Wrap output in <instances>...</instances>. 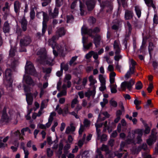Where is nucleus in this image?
Listing matches in <instances>:
<instances>
[{
	"label": "nucleus",
	"instance_id": "nucleus-35",
	"mask_svg": "<svg viewBox=\"0 0 158 158\" xmlns=\"http://www.w3.org/2000/svg\"><path fill=\"white\" fill-rule=\"evenodd\" d=\"M87 40V39L86 38L83 37L82 43L83 44V47L85 49H88L93 44L92 43H90L86 45H85L84 44L86 42Z\"/></svg>",
	"mask_w": 158,
	"mask_h": 158
},
{
	"label": "nucleus",
	"instance_id": "nucleus-33",
	"mask_svg": "<svg viewBox=\"0 0 158 158\" xmlns=\"http://www.w3.org/2000/svg\"><path fill=\"white\" fill-rule=\"evenodd\" d=\"M10 29V27L8 23L6 22L4 23L3 27V31L5 33H8Z\"/></svg>",
	"mask_w": 158,
	"mask_h": 158
},
{
	"label": "nucleus",
	"instance_id": "nucleus-11",
	"mask_svg": "<svg viewBox=\"0 0 158 158\" xmlns=\"http://www.w3.org/2000/svg\"><path fill=\"white\" fill-rule=\"evenodd\" d=\"M135 134H136V130L132 131L131 132H129L126 140L127 143L129 144L134 142Z\"/></svg>",
	"mask_w": 158,
	"mask_h": 158
},
{
	"label": "nucleus",
	"instance_id": "nucleus-31",
	"mask_svg": "<svg viewBox=\"0 0 158 158\" xmlns=\"http://www.w3.org/2000/svg\"><path fill=\"white\" fill-rule=\"evenodd\" d=\"M135 10L136 14L138 17L139 18L141 15V8L139 6H135Z\"/></svg>",
	"mask_w": 158,
	"mask_h": 158
},
{
	"label": "nucleus",
	"instance_id": "nucleus-47",
	"mask_svg": "<svg viewBox=\"0 0 158 158\" xmlns=\"http://www.w3.org/2000/svg\"><path fill=\"white\" fill-rule=\"evenodd\" d=\"M96 152L98 154L96 156L95 158H104L103 155L102 154L100 149L97 148Z\"/></svg>",
	"mask_w": 158,
	"mask_h": 158
},
{
	"label": "nucleus",
	"instance_id": "nucleus-52",
	"mask_svg": "<svg viewBox=\"0 0 158 158\" xmlns=\"http://www.w3.org/2000/svg\"><path fill=\"white\" fill-rule=\"evenodd\" d=\"M77 57L78 56H75L72 57L69 62V64L70 65H71L76 60Z\"/></svg>",
	"mask_w": 158,
	"mask_h": 158
},
{
	"label": "nucleus",
	"instance_id": "nucleus-20",
	"mask_svg": "<svg viewBox=\"0 0 158 158\" xmlns=\"http://www.w3.org/2000/svg\"><path fill=\"white\" fill-rule=\"evenodd\" d=\"M85 2L88 10H91L94 7L95 2L93 0H84Z\"/></svg>",
	"mask_w": 158,
	"mask_h": 158
},
{
	"label": "nucleus",
	"instance_id": "nucleus-17",
	"mask_svg": "<svg viewBox=\"0 0 158 158\" xmlns=\"http://www.w3.org/2000/svg\"><path fill=\"white\" fill-rule=\"evenodd\" d=\"M96 89H91V87L89 88L87 91L85 93V96L88 98H89L90 97L94 98L96 93Z\"/></svg>",
	"mask_w": 158,
	"mask_h": 158
},
{
	"label": "nucleus",
	"instance_id": "nucleus-38",
	"mask_svg": "<svg viewBox=\"0 0 158 158\" xmlns=\"http://www.w3.org/2000/svg\"><path fill=\"white\" fill-rule=\"evenodd\" d=\"M144 1L145 3L148 7H152L153 8H155V6L153 4L152 0H144Z\"/></svg>",
	"mask_w": 158,
	"mask_h": 158
},
{
	"label": "nucleus",
	"instance_id": "nucleus-57",
	"mask_svg": "<svg viewBox=\"0 0 158 158\" xmlns=\"http://www.w3.org/2000/svg\"><path fill=\"white\" fill-rule=\"evenodd\" d=\"M19 144V143L17 142L15 145V146H16V147H14L13 146H12L10 148L13 152H15L17 151Z\"/></svg>",
	"mask_w": 158,
	"mask_h": 158
},
{
	"label": "nucleus",
	"instance_id": "nucleus-30",
	"mask_svg": "<svg viewBox=\"0 0 158 158\" xmlns=\"http://www.w3.org/2000/svg\"><path fill=\"white\" fill-rule=\"evenodd\" d=\"M134 67L131 68V66H130L129 70L127 71L125 75V77L128 78L131 77V74L134 73Z\"/></svg>",
	"mask_w": 158,
	"mask_h": 158
},
{
	"label": "nucleus",
	"instance_id": "nucleus-13",
	"mask_svg": "<svg viewBox=\"0 0 158 158\" xmlns=\"http://www.w3.org/2000/svg\"><path fill=\"white\" fill-rule=\"evenodd\" d=\"M114 50L116 55L118 54L121 51V46L119 40H115L113 44Z\"/></svg>",
	"mask_w": 158,
	"mask_h": 158
},
{
	"label": "nucleus",
	"instance_id": "nucleus-3",
	"mask_svg": "<svg viewBox=\"0 0 158 158\" xmlns=\"http://www.w3.org/2000/svg\"><path fill=\"white\" fill-rule=\"evenodd\" d=\"M158 139V134L155 128L152 130L151 134L147 140V143L149 146L154 144Z\"/></svg>",
	"mask_w": 158,
	"mask_h": 158
},
{
	"label": "nucleus",
	"instance_id": "nucleus-32",
	"mask_svg": "<svg viewBox=\"0 0 158 158\" xmlns=\"http://www.w3.org/2000/svg\"><path fill=\"white\" fill-rule=\"evenodd\" d=\"M21 148L24 151V153L25 155L24 158H28L29 154L28 150L25 147L24 143L23 142L21 143Z\"/></svg>",
	"mask_w": 158,
	"mask_h": 158
},
{
	"label": "nucleus",
	"instance_id": "nucleus-24",
	"mask_svg": "<svg viewBox=\"0 0 158 158\" xmlns=\"http://www.w3.org/2000/svg\"><path fill=\"white\" fill-rule=\"evenodd\" d=\"M133 13L132 11L128 10H125L124 18L126 20L131 19L133 17Z\"/></svg>",
	"mask_w": 158,
	"mask_h": 158
},
{
	"label": "nucleus",
	"instance_id": "nucleus-2",
	"mask_svg": "<svg viewBox=\"0 0 158 158\" xmlns=\"http://www.w3.org/2000/svg\"><path fill=\"white\" fill-rule=\"evenodd\" d=\"M12 72L10 69H7L5 72L4 82L9 86H11L13 82Z\"/></svg>",
	"mask_w": 158,
	"mask_h": 158
},
{
	"label": "nucleus",
	"instance_id": "nucleus-63",
	"mask_svg": "<svg viewBox=\"0 0 158 158\" xmlns=\"http://www.w3.org/2000/svg\"><path fill=\"white\" fill-rule=\"evenodd\" d=\"M47 152L48 156V157L51 156L53 154L52 151L50 149V148H48L47 149Z\"/></svg>",
	"mask_w": 158,
	"mask_h": 158
},
{
	"label": "nucleus",
	"instance_id": "nucleus-12",
	"mask_svg": "<svg viewBox=\"0 0 158 158\" xmlns=\"http://www.w3.org/2000/svg\"><path fill=\"white\" fill-rule=\"evenodd\" d=\"M31 42V40L30 37L27 36L20 40V45L21 47L26 46L29 44Z\"/></svg>",
	"mask_w": 158,
	"mask_h": 158
},
{
	"label": "nucleus",
	"instance_id": "nucleus-43",
	"mask_svg": "<svg viewBox=\"0 0 158 158\" xmlns=\"http://www.w3.org/2000/svg\"><path fill=\"white\" fill-rule=\"evenodd\" d=\"M14 135L17 137H18L19 139H21V140L23 139V137L21 135V134L19 131L17 130V131L15 132L14 133Z\"/></svg>",
	"mask_w": 158,
	"mask_h": 158
},
{
	"label": "nucleus",
	"instance_id": "nucleus-26",
	"mask_svg": "<svg viewBox=\"0 0 158 158\" xmlns=\"http://www.w3.org/2000/svg\"><path fill=\"white\" fill-rule=\"evenodd\" d=\"M101 40V37L100 35H95L94 39V43L96 48L99 45Z\"/></svg>",
	"mask_w": 158,
	"mask_h": 158
},
{
	"label": "nucleus",
	"instance_id": "nucleus-60",
	"mask_svg": "<svg viewBox=\"0 0 158 158\" xmlns=\"http://www.w3.org/2000/svg\"><path fill=\"white\" fill-rule=\"evenodd\" d=\"M77 113L75 111H73L72 112H69V114L74 116L77 119L79 118V117L78 116Z\"/></svg>",
	"mask_w": 158,
	"mask_h": 158
},
{
	"label": "nucleus",
	"instance_id": "nucleus-61",
	"mask_svg": "<svg viewBox=\"0 0 158 158\" xmlns=\"http://www.w3.org/2000/svg\"><path fill=\"white\" fill-rule=\"evenodd\" d=\"M96 133L97 135L98 136L97 139H99L100 138L101 135V130L100 129L98 128H96Z\"/></svg>",
	"mask_w": 158,
	"mask_h": 158
},
{
	"label": "nucleus",
	"instance_id": "nucleus-25",
	"mask_svg": "<svg viewBox=\"0 0 158 158\" xmlns=\"http://www.w3.org/2000/svg\"><path fill=\"white\" fill-rule=\"evenodd\" d=\"M143 133V131L142 130L137 129L136 130V134L138 135L136 138L137 143H140L142 142V140L141 138Z\"/></svg>",
	"mask_w": 158,
	"mask_h": 158
},
{
	"label": "nucleus",
	"instance_id": "nucleus-8",
	"mask_svg": "<svg viewBox=\"0 0 158 158\" xmlns=\"http://www.w3.org/2000/svg\"><path fill=\"white\" fill-rule=\"evenodd\" d=\"M25 71L26 73L32 75H34L35 71L32 63L30 61L27 62L25 67Z\"/></svg>",
	"mask_w": 158,
	"mask_h": 158
},
{
	"label": "nucleus",
	"instance_id": "nucleus-51",
	"mask_svg": "<svg viewBox=\"0 0 158 158\" xmlns=\"http://www.w3.org/2000/svg\"><path fill=\"white\" fill-rule=\"evenodd\" d=\"M35 17V12L33 9L31 10L30 12V17L31 19H33Z\"/></svg>",
	"mask_w": 158,
	"mask_h": 158
},
{
	"label": "nucleus",
	"instance_id": "nucleus-64",
	"mask_svg": "<svg viewBox=\"0 0 158 158\" xmlns=\"http://www.w3.org/2000/svg\"><path fill=\"white\" fill-rule=\"evenodd\" d=\"M58 123L56 121H55L54 122V124L51 127V130L53 132L55 131V128L58 125Z\"/></svg>",
	"mask_w": 158,
	"mask_h": 158
},
{
	"label": "nucleus",
	"instance_id": "nucleus-41",
	"mask_svg": "<svg viewBox=\"0 0 158 158\" xmlns=\"http://www.w3.org/2000/svg\"><path fill=\"white\" fill-rule=\"evenodd\" d=\"M15 48H11L9 52V56L10 57H13L15 56L16 51Z\"/></svg>",
	"mask_w": 158,
	"mask_h": 158
},
{
	"label": "nucleus",
	"instance_id": "nucleus-45",
	"mask_svg": "<svg viewBox=\"0 0 158 158\" xmlns=\"http://www.w3.org/2000/svg\"><path fill=\"white\" fill-rule=\"evenodd\" d=\"M143 87V84L140 81L137 82L135 85V88L137 90H140Z\"/></svg>",
	"mask_w": 158,
	"mask_h": 158
},
{
	"label": "nucleus",
	"instance_id": "nucleus-50",
	"mask_svg": "<svg viewBox=\"0 0 158 158\" xmlns=\"http://www.w3.org/2000/svg\"><path fill=\"white\" fill-rule=\"evenodd\" d=\"M67 22L68 23H71L74 20V18L72 15H67Z\"/></svg>",
	"mask_w": 158,
	"mask_h": 158
},
{
	"label": "nucleus",
	"instance_id": "nucleus-46",
	"mask_svg": "<svg viewBox=\"0 0 158 158\" xmlns=\"http://www.w3.org/2000/svg\"><path fill=\"white\" fill-rule=\"evenodd\" d=\"M99 79L101 84H106V77L100 74L99 75Z\"/></svg>",
	"mask_w": 158,
	"mask_h": 158
},
{
	"label": "nucleus",
	"instance_id": "nucleus-7",
	"mask_svg": "<svg viewBox=\"0 0 158 158\" xmlns=\"http://www.w3.org/2000/svg\"><path fill=\"white\" fill-rule=\"evenodd\" d=\"M24 90L26 93V100L28 105L32 104L33 101V97L32 94L30 93V89L28 87L24 86Z\"/></svg>",
	"mask_w": 158,
	"mask_h": 158
},
{
	"label": "nucleus",
	"instance_id": "nucleus-39",
	"mask_svg": "<svg viewBox=\"0 0 158 158\" xmlns=\"http://www.w3.org/2000/svg\"><path fill=\"white\" fill-rule=\"evenodd\" d=\"M83 123V126L84 127L89 128L91 124V122L88 119L85 118L84 119Z\"/></svg>",
	"mask_w": 158,
	"mask_h": 158
},
{
	"label": "nucleus",
	"instance_id": "nucleus-48",
	"mask_svg": "<svg viewBox=\"0 0 158 158\" xmlns=\"http://www.w3.org/2000/svg\"><path fill=\"white\" fill-rule=\"evenodd\" d=\"M108 100L105 98L103 99L102 101L100 102V105L103 108L104 107L105 105L108 103Z\"/></svg>",
	"mask_w": 158,
	"mask_h": 158
},
{
	"label": "nucleus",
	"instance_id": "nucleus-55",
	"mask_svg": "<svg viewBox=\"0 0 158 158\" xmlns=\"http://www.w3.org/2000/svg\"><path fill=\"white\" fill-rule=\"evenodd\" d=\"M94 52L93 51H91L88 53L87 54L85 55V58L86 59H89L91 58L93 54H94Z\"/></svg>",
	"mask_w": 158,
	"mask_h": 158
},
{
	"label": "nucleus",
	"instance_id": "nucleus-27",
	"mask_svg": "<svg viewBox=\"0 0 158 158\" xmlns=\"http://www.w3.org/2000/svg\"><path fill=\"white\" fill-rule=\"evenodd\" d=\"M20 5L19 1H15L14 3V9L15 12L16 14H19V12Z\"/></svg>",
	"mask_w": 158,
	"mask_h": 158
},
{
	"label": "nucleus",
	"instance_id": "nucleus-16",
	"mask_svg": "<svg viewBox=\"0 0 158 158\" xmlns=\"http://www.w3.org/2000/svg\"><path fill=\"white\" fill-rule=\"evenodd\" d=\"M65 34V31L63 27L59 28L56 31V35L53 36L55 37L54 41H55V40H58L59 37L64 35Z\"/></svg>",
	"mask_w": 158,
	"mask_h": 158
},
{
	"label": "nucleus",
	"instance_id": "nucleus-5",
	"mask_svg": "<svg viewBox=\"0 0 158 158\" xmlns=\"http://www.w3.org/2000/svg\"><path fill=\"white\" fill-rule=\"evenodd\" d=\"M40 14L41 16H43V28L42 29V34H44L46 31L47 27L46 24L48 20V17L46 13L43 11H41L38 12L37 14V17L38 18H39V15Z\"/></svg>",
	"mask_w": 158,
	"mask_h": 158
},
{
	"label": "nucleus",
	"instance_id": "nucleus-21",
	"mask_svg": "<svg viewBox=\"0 0 158 158\" xmlns=\"http://www.w3.org/2000/svg\"><path fill=\"white\" fill-rule=\"evenodd\" d=\"M6 107H4L3 110L2 120L3 122H7L10 120V118L6 113Z\"/></svg>",
	"mask_w": 158,
	"mask_h": 158
},
{
	"label": "nucleus",
	"instance_id": "nucleus-1",
	"mask_svg": "<svg viewBox=\"0 0 158 158\" xmlns=\"http://www.w3.org/2000/svg\"><path fill=\"white\" fill-rule=\"evenodd\" d=\"M55 36H53L52 39H49L48 43L49 45H50L53 49V52L55 56H57L58 55L57 52L55 50L56 49L58 51L62 52L64 51H68V49L66 48L65 44L63 43L59 47L57 45L56 42L54 41Z\"/></svg>",
	"mask_w": 158,
	"mask_h": 158
},
{
	"label": "nucleus",
	"instance_id": "nucleus-14",
	"mask_svg": "<svg viewBox=\"0 0 158 158\" xmlns=\"http://www.w3.org/2000/svg\"><path fill=\"white\" fill-rule=\"evenodd\" d=\"M110 116V115L107 112H101L99 114L97 122L102 121L105 120L106 118H108Z\"/></svg>",
	"mask_w": 158,
	"mask_h": 158
},
{
	"label": "nucleus",
	"instance_id": "nucleus-56",
	"mask_svg": "<svg viewBox=\"0 0 158 158\" xmlns=\"http://www.w3.org/2000/svg\"><path fill=\"white\" fill-rule=\"evenodd\" d=\"M53 120L52 118H49L48 120V122L46 124L45 127L46 128L49 127L51 125Z\"/></svg>",
	"mask_w": 158,
	"mask_h": 158
},
{
	"label": "nucleus",
	"instance_id": "nucleus-18",
	"mask_svg": "<svg viewBox=\"0 0 158 158\" xmlns=\"http://www.w3.org/2000/svg\"><path fill=\"white\" fill-rule=\"evenodd\" d=\"M23 81L27 85L32 86H34L35 85V83L31 77L29 76L24 75L23 77Z\"/></svg>",
	"mask_w": 158,
	"mask_h": 158
},
{
	"label": "nucleus",
	"instance_id": "nucleus-44",
	"mask_svg": "<svg viewBox=\"0 0 158 158\" xmlns=\"http://www.w3.org/2000/svg\"><path fill=\"white\" fill-rule=\"evenodd\" d=\"M58 14V10L56 8H55L53 12L52 13H49V15L52 16L53 18L56 17Z\"/></svg>",
	"mask_w": 158,
	"mask_h": 158
},
{
	"label": "nucleus",
	"instance_id": "nucleus-6",
	"mask_svg": "<svg viewBox=\"0 0 158 158\" xmlns=\"http://www.w3.org/2000/svg\"><path fill=\"white\" fill-rule=\"evenodd\" d=\"M41 50H40L37 52L38 55H41V59L42 60L44 61L46 64L49 65H52V62L53 59L49 57H48L46 55V52H44L42 53H41Z\"/></svg>",
	"mask_w": 158,
	"mask_h": 158
},
{
	"label": "nucleus",
	"instance_id": "nucleus-23",
	"mask_svg": "<svg viewBox=\"0 0 158 158\" xmlns=\"http://www.w3.org/2000/svg\"><path fill=\"white\" fill-rule=\"evenodd\" d=\"M142 149L144 150H146L148 149L147 145L146 143H143L142 145L138 147L137 148V152H136V149H135V150L134 151L133 150L134 149H133V150L132 151V153L133 154H137L138 152H139Z\"/></svg>",
	"mask_w": 158,
	"mask_h": 158
},
{
	"label": "nucleus",
	"instance_id": "nucleus-15",
	"mask_svg": "<svg viewBox=\"0 0 158 158\" xmlns=\"http://www.w3.org/2000/svg\"><path fill=\"white\" fill-rule=\"evenodd\" d=\"M89 81L90 82L89 84V87L91 89H96V86L95 84L97 83V81L94 76L92 75L89 76L88 77Z\"/></svg>",
	"mask_w": 158,
	"mask_h": 158
},
{
	"label": "nucleus",
	"instance_id": "nucleus-59",
	"mask_svg": "<svg viewBox=\"0 0 158 158\" xmlns=\"http://www.w3.org/2000/svg\"><path fill=\"white\" fill-rule=\"evenodd\" d=\"M82 108V106L81 105L78 104L77 105L75 108V111L78 113V111L81 110Z\"/></svg>",
	"mask_w": 158,
	"mask_h": 158
},
{
	"label": "nucleus",
	"instance_id": "nucleus-54",
	"mask_svg": "<svg viewBox=\"0 0 158 158\" xmlns=\"http://www.w3.org/2000/svg\"><path fill=\"white\" fill-rule=\"evenodd\" d=\"M85 130V127L83 125L81 124L80 125V128L79 130V134L80 136L82 135V132L84 131Z\"/></svg>",
	"mask_w": 158,
	"mask_h": 158
},
{
	"label": "nucleus",
	"instance_id": "nucleus-28",
	"mask_svg": "<svg viewBox=\"0 0 158 158\" xmlns=\"http://www.w3.org/2000/svg\"><path fill=\"white\" fill-rule=\"evenodd\" d=\"M75 130V127L72 124H71L70 126H68L66 129L65 133L66 134H69L71 133L74 132Z\"/></svg>",
	"mask_w": 158,
	"mask_h": 158
},
{
	"label": "nucleus",
	"instance_id": "nucleus-34",
	"mask_svg": "<svg viewBox=\"0 0 158 158\" xmlns=\"http://www.w3.org/2000/svg\"><path fill=\"white\" fill-rule=\"evenodd\" d=\"M69 104H67L64 105V106L63 108V116H65L68 114H69Z\"/></svg>",
	"mask_w": 158,
	"mask_h": 158
},
{
	"label": "nucleus",
	"instance_id": "nucleus-10",
	"mask_svg": "<svg viewBox=\"0 0 158 158\" xmlns=\"http://www.w3.org/2000/svg\"><path fill=\"white\" fill-rule=\"evenodd\" d=\"M107 70L110 72L109 75L110 81L111 83L115 82V77L116 75L115 73L114 72V68L113 65H109L107 68Z\"/></svg>",
	"mask_w": 158,
	"mask_h": 158
},
{
	"label": "nucleus",
	"instance_id": "nucleus-36",
	"mask_svg": "<svg viewBox=\"0 0 158 158\" xmlns=\"http://www.w3.org/2000/svg\"><path fill=\"white\" fill-rule=\"evenodd\" d=\"M114 82L111 83L110 85L111 92L112 93H116L117 92V86L116 84H114Z\"/></svg>",
	"mask_w": 158,
	"mask_h": 158
},
{
	"label": "nucleus",
	"instance_id": "nucleus-58",
	"mask_svg": "<svg viewBox=\"0 0 158 158\" xmlns=\"http://www.w3.org/2000/svg\"><path fill=\"white\" fill-rule=\"evenodd\" d=\"M2 137H0V148L5 147L7 146L6 143H3L2 142Z\"/></svg>",
	"mask_w": 158,
	"mask_h": 158
},
{
	"label": "nucleus",
	"instance_id": "nucleus-9",
	"mask_svg": "<svg viewBox=\"0 0 158 158\" xmlns=\"http://www.w3.org/2000/svg\"><path fill=\"white\" fill-rule=\"evenodd\" d=\"M134 83L135 81L132 79L128 81L123 82L121 85V88L122 90L124 91L127 88L129 90H130Z\"/></svg>",
	"mask_w": 158,
	"mask_h": 158
},
{
	"label": "nucleus",
	"instance_id": "nucleus-62",
	"mask_svg": "<svg viewBox=\"0 0 158 158\" xmlns=\"http://www.w3.org/2000/svg\"><path fill=\"white\" fill-rule=\"evenodd\" d=\"M101 141H105L107 140V136L105 134H103L101 137Z\"/></svg>",
	"mask_w": 158,
	"mask_h": 158
},
{
	"label": "nucleus",
	"instance_id": "nucleus-37",
	"mask_svg": "<svg viewBox=\"0 0 158 158\" xmlns=\"http://www.w3.org/2000/svg\"><path fill=\"white\" fill-rule=\"evenodd\" d=\"M79 101L77 99V97L73 99L71 103V107L72 108H74L75 107V105H77L79 104Z\"/></svg>",
	"mask_w": 158,
	"mask_h": 158
},
{
	"label": "nucleus",
	"instance_id": "nucleus-42",
	"mask_svg": "<svg viewBox=\"0 0 158 158\" xmlns=\"http://www.w3.org/2000/svg\"><path fill=\"white\" fill-rule=\"evenodd\" d=\"M86 138V135L84 134L83 135V137L82 139H80L78 142V146L80 147H81L84 144V142L85 140V139Z\"/></svg>",
	"mask_w": 158,
	"mask_h": 158
},
{
	"label": "nucleus",
	"instance_id": "nucleus-19",
	"mask_svg": "<svg viewBox=\"0 0 158 158\" xmlns=\"http://www.w3.org/2000/svg\"><path fill=\"white\" fill-rule=\"evenodd\" d=\"M19 23L21 24V27L23 31H25L27 29V22L25 17H23L20 20Z\"/></svg>",
	"mask_w": 158,
	"mask_h": 158
},
{
	"label": "nucleus",
	"instance_id": "nucleus-29",
	"mask_svg": "<svg viewBox=\"0 0 158 158\" xmlns=\"http://www.w3.org/2000/svg\"><path fill=\"white\" fill-rule=\"evenodd\" d=\"M125 27L127 31H128V34L126 35V37H128L131 34V31L132 30V27L129 22H127L126 24L125 25Z\"/></svg>",
	"mask_w": 158,
	"mask_h": 158
},
{
	"label": "nucleus",
	"instance_id": "nucleus-49",
	"mask_svg": "<svg viewBox=\"0 0 158 158\" xmlns=\"http://www.w3.org/2000/svg\"><path fill=\"white\" fill-rule=\"evenodd\" d=\"M79 1L80 2V10L81 11L80 14L81 15H83L84 13V11L83 9L84 6V5L83 4L81 3L80 1L79 0Z\"/></svg>",
	"mask_w": 158,
	"mask_h": 158
},
{
	"label": "nucleus",
	"instance_id": "nucleus-4",
	"mask_svg": "<svg viewBox=\"0 0 158 158\" xmlns=\"http://www.w3.org/2000/svg\"><path fill=\"white\" fill-rule=\"evenodd\" d=\"M82 34H87L92 38H94V36L93 34L98 33L100 32V28L98 27H95L94 30L89 29L85 26H83L81 28Z\"/></svg>",
	"mask_w": 158,
	"mask_h": 158
},
{
	"label": "nucleus",
	"instance_id": "nucleus-40",
	"mask_svg": "<svg viewBox=\"0 0 158 158\" xmlns=\"http://www.w3.org/2000/svg\"><path fill=\"white\" fill-rule=\"evenodd\" d=\"M99 149H100L101 151L102 150V151H105L106 152V155L109 153L108 147L106 145L104 144H102V147Z\"/></svg>",
	"mask_w": 158,
	"mask_h": 158
},
{
	"label": "nucleus",
	"instance_id": "nucleus-53",
	"mask_svg": "<svg viewBox=\"0 0 158 158\" xmlns=\"http://www.w3.org/2000/svg\"><path fill=\"white\" fill-rule=\"evenodd\" d=\"M110 103L111 106L114 107H116L118 105L117 102L116 101L113 100L110 101Z\"/></svg>",
	"mask_w": 158,
	"mask_h": 158
},
{
	"label": "nucleus",
	"instance_id": "nucleus-22",
	"mask_svg": "<svg viewBox=\"0 0 158 158\" xmlns=\"http://www.w3.org/2000/svg\"><path fill=\"white\" fill-rule=\"evenodd\" d=\"M19 58L18 57H17V56L14 57L13 60L10 64L8 63H7V66L11 67L12 69L15 68L19 64Z\"/></svg>",
	"mask_w": 158,
	"mask_h": 158
}]
</instances>
